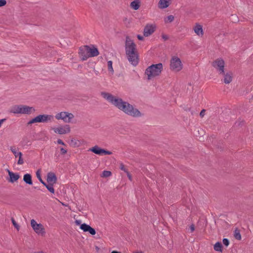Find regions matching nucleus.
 Listing matches in <instances>:
<instances>
[{"mask_svg": "<svg viewBox=\"0 0 253 253\" xmlns=\"http://www.w3.org/2000/svg\"><path fill=\"white\" fill-rule=\"evenodd\" d=\"M136 44L129 37H126V53L129 62L134 66L139 62L138 54L136 50Z\"/></svg>", "mask_w": 253, "mask_h": 253, "instance_id": "2", "label": "nucleus"}, {"mask_svg": "<svg viewBox=\"0 0 253 253\" xmlns=\"http://www.w3.org/2000/svg\"><path fill=\"white\" fill-rule=\"evenodd\" d=\"M99 53L97 48L93 45H84L79 48V54L83 61L86 60L88 58L97 56Z\"/></svg>", "mask_w": 253, "mask_h": 253, "instance_id": "3", "label": "nucleus"}, {"mask_svg": "<svg viewBox=\"0 0 253 253\" xmlns=\"http://www.w3.org/2000/svg\"><path fill=\"white\" fill-rule=\"evenodd\" d=\"M170 69L175 72H178L182 69V64L179 58L173 56L170 60Z\"/></svg>", "mask_w": 253, "mask_h": 253, "instance_id": "7", "label": "nucleus"}, {"mask_svg": "<svg viewBox=\"0 0 253 253\" xmlns=\"http://www.w3.org/2000/svg\"><path fill=\"white\" fill-rule=\"evenodd\" d=\"M53 120V116L50 115H39L32 119L28 123V125H31L35 123H47L51 122Z\"/></svg>", "mask_w": 253, "mask_h": 253, "instance_id": "6", "label": "nucleus"}, {"mask_svg": "<svg viewBox=\"0 0 253 253\" xmlns=\"http://www.w3.org/2000/svg\"><path fill=\"white\" fill-rule=\"evenodd\" d=\"M137 37L139 40L143 41L144 40L143 37H142V36H141L140 35H138Z\"/></svg>", "mask_w": 253, "mask_h": 253, "instance_id": "39", "label": "nucleus"}, {"mask_svg": "<svg viewBox=\"0 0 253 253\" xmlns=\"http://www.w3.org/2000/svg\"><path fill=\"white\" fill-rule=\"evenodd\" d=\"M143 253L142 252H136V253Z\"/></svg>", "mask_w": 253, "mask_h": 253, "instance_id": "44", "label": "nucleus"}, {"mask_svg": "<svg viewBox=\"0 0 253 253\" xmlns=\"http://www.w3.org/2000/svg\"><path fill=\"white\" fill-rule=\"evenodd\" d=\"M24 181L27 184L32 185L33 181L32 179V176L30 174L27 173L24 175L23 176Z\"/></svg>", "mask_w": 253, "mask_h": 253, "instance_id": "22", "label": "nucleus"}, {"mask_svg": "<svg viewBox=\"0 0 253 253\" xmlns=\"http://www.w3.org/2000/svg\"><path fill=\"white\" fill-rule=\"evenodd\" d=\"M57 143L59 144H61V145H65V144L63 142V141L61 139H58Z\"/></svg>", "mask_w": 253, "mask_h": 253, "instance_id": "38", "label": "nucleus"}, {"mask_svg": "<svg viewBox=\"0 0 253 253\" xmlns=\"http://www.w3.org/2000/svg\"><path fill=\"white\" fill-rule=\"evenodd\" d=\"M36 175H37V178L39 179V181L42 184H45V182L44 181L42 180V177H41V174H40V170H38L37 172H36Z\"/></svg>", "mask_w": 253, "mask_h": 253, "instance_id": "28", "label": "nucleus"}, {"mask_svg": "<svg viewBox=\"0 0 253 253\" xmlns=\"http://www.w3.org/2000/svg\"><path fill=\"white\" fill-rule=\"evenodd\" d=\"M108 64V68L109 71L111 72H113V69L112 67V62L111 61H109L107 63Z\"/></svg>", "mask_w": 253, "mask_h": 253, "instance_id": "30", "label": "nucleus"}, {"mask_svg": "<svg viewBox=\"0 0 253 253\" xmlns=\"http://www.w3.org/2000/svg\"><path fill=\"white\" fill-rule=\"evenodd\" d=\"M75 222L78 225L82 224L81 221L80 220H76Z\"/></svg>", "mask_w": 253, "mask_h": 253, "instance_id": "41", "label": "nucleus"}, {"mask_svg": "<svg viewBox=\"0 0 253 253\" xmlns=\"http://www.w3.org/2000/svg\"><path fill=\"white\" fill-rule=\"evenodd\" d=\"M222 242L223 244L226 247H227L229 244V241L228 239L224 238Z\"/></svg>", "mask_w": 253, "mask_h": 253, "instance_id": "31", "label": "nucleus"}, {"mask_svg": "<svg viewBox=\"0 0 253 253\" xmlns=\"http://www.w3.org/2000/svg\"><path fill=\"white\" fill-rule=\"evenodd\" d=\"M111 172L108 170H104L102 173L101 177H107L111 175Z\"/></svg>", "mask_w": 253, "mask_h": 253, "instance_id": "25", "label": "nucleus"}, {"mask_svg": "<svg viewBox=\"0 0 253 253\" xmlns=\"http://www.w3.org/2000/svg\"><path fill=\"white\" fill-rule=\"evenodd\" d=\"M190 230L191 232H193L195 230V226L193 224L190 225Z\"/></svg>", "mask_w": 253, "mask_h": 253, "instance_id": "37", "label": "nucleus"}, {"mask_svg": "<svg viewBox=\"0 0 253 253\" xmlns=\"http://www.w3.org/2000/svg\"><path fill=\"white\" fill-rule=\"evenodd\" d=\"M10 150L14 155L15 157H19V160L18 161L17 164L18 165H23L24 164V160L22 158V153L20 152H17L16 148L14 147H11Z\"/></svg>", "mask_w": 253, "mask_h": 253, "instance_id": "14", "label": "nucleus"}, {"mask_svg": "<svg viewBox=\"0 0 253 253\" xmlns=\"http://www.w3.org/2000/svg\"><path fill=\"white\" fill-rule=\"evenodd\" d=\"M102 96L111 103L113 105L126 114L133 117H139L141 116L140 112L129 103L124 101L122 99L117 98L107 92H101Z\"/></svg>", "mask_w": 253, "mask_h": 253, "instance_id": "1", "label": "nucleus"}, {"mask_svg": "<svg viewBox=\"0 0 253 253\" xmlns=\"http://www.w3.org/2000/svg\"><path fill=\"white\" fill-rule=\"evenodd\" d=\"M213 249L215 251L222 253V245L221 243L219 242L216 243L213 246Z\"/></svg>", "mask_w": 253, "mask_h": 253, "instance_id": "23", "label": "nucleus"}, {"mask_svg": "<svg viewBox=\"0 0 253 253\" xmlns=\"http://www.w3.org/2000/svg\"><path fill=\"white\" fill-rule=\"evenodd\" d=\"M98 247H96V250H98Z\"/></svg>", "mask_w": 253, "mask_h": 253, "instance_id": "47", "label": "nucleus"}, {"mask_svg": "<svg viewBox=\"0 0 253 253\" xmlns=\"http://www.w3.org/2000/svg\"><path fill=\"white\" fill-rule=\"evenodd\" d=\"M174 20V16L172 15H169L168 17H167L165 19V21L166 23L168 22H171Z\"/></svg>", "mask_w": 253, "mask_h": 253, "instance_id": "27", "label": "nucleus"}, {"mask_svg": "<svg viewBox=\"0 0 253 253\" xmlns=\"http://www.w3.org/2000/svg\"><path fill=\"white\" fill-rule=\"evenodd\" d=\"M156 28V27L155 24H147L144 28V36L147 37L151 35L155 31Z\"/></svg>", "mask_w": 253, "mask_h": 253, "instance_id": "12", "label": "nucleus"}, {"mask_svg": "<svg viewBox=\"0 0 253 253\" xmlns=\"http://www.w3.org/2000/svg\"><path fill=\"white\" fill-rule=\"evenodd\" d=\"M7 171L9 176L8 181L11 183H13L16 181L20 177V175L18 173H15L10 171L9 169H7Z\"/></svg>", "mask_w": 253, "mask_h": 253, "instance_id": "16", "label": "nucleus"}, {"mask_svg": "<svg viewBox=\"0 0 253 253\" xmlns=\"http://www.w3.org/2000/svg\"><path fill=\"white\" fill-rule=\"evenodd\" d=\"M120 169L123 171H124L125 172H126L128 170L127 169L125 168V166L123 163H121L120 164Z\"/></svg>", "mask_w": 253, "mask_h": 253, "instance_id": "32", "label": "nucleus"}, {"mask_svg": "<svg viewBox=\"0 0 253 253\" xmlns=\"http://www.w3.org/2000/svg\"><path fill=\"white\" fill-rule=\"evenodd\" d=\"M80 228L84 232H88L92 235H94L96 234L95 230L85 223L81 224Z\"/></svg>", "mask_w": 253, "mask_h": 253, "instance_id": "15", "label": "nucleus"}, {"mask_svg": "<svg viewBox=\"0 0 253 253\" xmlns=\"http://www.w3.org/2000/svg\"><path fill=\"white\" fill-rule=\"evenodd\" d=\"M140 0H134L130 3V6L134 10H137L140 6Z\"/></svg>", "mask_w": 253, "mask_h": 253, "instance_id": "21", "label": "nucleus"}, {"mask_svg": "<svg viewBox=\"0 0 253 253\" xmlns=\"http://www.w3.org/2000/svg\"><path fill=\"white\" fill-rule=\"evenodd\" d=\"M234 236L235 238L237 240H240L241 239V235L240 233V231L239 230L236 229L235 231Z\"/></svg>", "mask_w": 253, "mask_h": 253, "instance_id": "26", "label": "nucleus"}, {"mask_svg": "<svg viewBox=\"0 0 253 253\" xmlns=\"http://www.w3.org/2000/svg\"><path fill=\"white\" fill-rule=\"evenodd\" d=\"M35 111L34 108L32 107L19 105L13 106L10 112L14 114H30Z\"/></svg>", "mask_w": 253, "mask_h": 253, "instance_id": "5", "label": "nucleus"}, {"mask_svg": "<svg viewBox=\"0 0 253 253\" xmlns=\"http://www.w3.org/2000/svg\"><path fill=\"white\" fill-rule=\"evenodd\" d=\"M211 65L217 70L219 75L224 74L225 62L222 58H219L214 60Z\"/></svg>", "mask_w": 253, "mask_h": 253, "instance_id": "8", "label": "nucleus"}, {"mask_svg": "<svg viewBox=\"0 0 253 253\" xmlns=\"http://www.w3.org/2000/svg\"><path fill=\"white\" fill-rule=\"evenodd\" d=\"M74 116L73 114L67 112H61L57 113L55 115V118L57 120H62L65 123H70L71 120L73 119Z\"/></svg>", "mask_w": 253, "mask_h": 253, "instance_id": "9", "label": "nucleus"}, {"mask_svg": "<svg viewBox=\"0 0 253 253\" xmlns=\"http://www.w3.org/2000/svg\"><path fill=\"white\" fill-rule=\"evenodd\" d=\"M11 220L14 227L16 228V229L18 231L20 228L19 225L16 223V222L13 217L11 218Z\"/></svg>", "mask_w": 253, "mask_h": 253, "instance_id": "29", "label": "nucleus"}, {"mask_svg": "<svg viewBox=\"0 0 253 253\" xmlns=\"http://www.w3.org/2000/svg\"><path fill=\"white\" fill-rule=\"evenodd\" d=\"M205 112H206V110H205V109L202 110V111H201V112L200 113V116L201 118H203L205 116Z\"/></svg>", "mask_w": 253, "mask_h": 253, "instance_id": "34", "label": "nucleus"}, {"mask_svg": "<svg viewBox=\"0 0 253 253\" xmlns=\"http://www.w3.org/2000/svg\"><path fill=\"white\" fill-rule=\"evenodd\" d=\"M163 66L162 63L153 64L149 66L145 71V74L148 76L149 80L160 75L163 70Z\"/></svg>", "mask_w": 253, "mask_h": 253, "instance_id": "4", "label": "nucleus"}, {"mask_svg": "<svg viewBox=\"0 0 253 253\" xmlns=\"http://www.w3.org/2000/svg\"><path fill=\"white\" fill-rule=\"evenodd\" d=\"M47 182L48 183L55 184L57 181V177L55 173L52 172H48L47 175Z\"/></svg>", "mask_w": 253, "mask_h": 253, "instance_id": "18", "label": "nucleus"}, {"mask_svg": "<svg viewBox=\"0 0 253 253\" xmlns=\"http://www.w3.org/2000/svg\"><path fill=\"white\" fill-rule=\"evenodd\" d=\"M224 76L223 82L226 84H229L232 81L233 78V73L231 71H228L225 73L224 72V74L222 75Z\"/></svg>", "mask_w": 253, "mask_h": 253, "instance_id": "17", "label": "nucleus"}, {"mask_svg": "<svg viewBox=\"0 0 253 253\" xmlns=\"http://www.w3.org/2000/svg\"><path fill=\"white\" fill-rule=\"evenodd\" d=\"M55 133L59 134H64L69 133L70 132V127L69 125H66L63 126L53 128Z\"/></svg>", "mask_w": 253, "mask_h": 253, "instance_id": "13", "label": "nucleus"}, {"mask_svg": "<svg viewBox=\"0 0 253 253\" xmlns=\"http://www.w3.org/2000/svg\"><path fill=\"white\" fill-rule=\"evenodd\" d=\"M162 38L164 41H167L169 39V37L167 35L163 34L162 35Z\"/></svg>", "mask_w": 253, "mask_h": 253, "instance_id": "35", "label": "nucleus"}, {"mask_svg": "<svg viewBox=\"0 0 253 253\" xmlns=\"http://www.w3.org/2000/svg\"><path fill=\"white\" fill-rule=\"evenodd\" d=\"M31 225L35 232L38 234L43 235L45 233L43 225L41 223H37L35 220L33 219L31 220Z\"/></svg>", "mask_w": 253, "mask_h": 253, "instance_id": "10", "label": "nucleus"}, {"mask_svg": "<svg viewBox=\"0 0 253 253\" xmlns=\"http://www.w3.org/2000/svg\"><path fill=\"white\" fill-rule=\"evenodd\" d=\"M89 151L99 155L112 154V152L111 151L102 149L97 145H95V146L90 148Z\"/></svg>", "mask_w": 253, "mask_h": 253, "instance_id": "11", "label": "nucleus"}, {"mask_svg": "<svg viewBox=\"0 0 253 253\" xmlns=\"http://www.w3.org/2000/svg\"><path fill=\"white\" fill-rule=\"evenodd\" d=\"M193 30L195 33L198 36H203L204 35L202 26L199 24H196L195 27L193 28Z\"/></svg>", "mask_w": 253, "mask_h": 253, "instance_id": "19", "label": "nucleus"}, {"mask_svg": "<svg viewBox=\"0 0 253 253\" xmlns=\"http://www.w3.org/2000/svg\"><path fill=\"white\" fill-rule=\"evenodd\" d=\"M170 0H160L158 5L159 7L161 9H164L168 7L169 5Z\"/></svg>", "mask_w": 253, "mask_h": 253, "instance_id": "20", "label": "nucleus"}, {"mask_svg": "<svg viewBox=\"0 0 253 253\" xmlns=\"http://www.w3.org/2000/svg\"><path fill=\"white\" fill-rule=\"evenodd\" d=\"M46 188L48 189V190L51 192V193H54V189L53 188V184L51 183H46L45 182V184H43Z\"/></svg>", "mask_w": 253, "mask_h": 253, "instance_id": "24", "label": "nucleus"}, {"mask_svg": "<svg viewBox=\"0 0 253 253\" xmlns=\"http://www.w3.org/2000/svg\"><path fill=\"white\" fill-rule=\"evenodd\" d=\"M111 253H120V252L116 251H112Z\"/></svg>", "mask_w": 253, "mask_h": 253, "instance_id": "42", "label": "nucleus"}, {"mask_svg": "<svg viewBox=\"0 0 253 253\" xmlns=\"http://www.w3.org/2000/svg\"><path fill=\"white\" fill-rule=\"evenodd\" d=\"M126 173L127 176L128 177L129 179L131 180V174L129 173V172L128 171Z\"/></svg>", "mask_w": 253, "mask_h": 253, "instance_id": "40", "label": "nucleus"}, {"mask_svg": "<svg viewBox=\"0 0 253 253\" xmlns=\"http://www.w3.org/2000/svg\"><path fill=\"white\" fill-rule=\"evenodd\" d=\"M60 151L61 154L62 155H64L67 153V150L64 149L63 148H61Z\"/></svg>", "mask_w": 253, "mask_h": 253, "instance_id": "36", "label": "nucleus"}, {"mask_svg": "<svg viewBox=\"0 0 253 253\" xmlns=\"http://www.w3.org/2000/svg\"><path fill=\"white\" fill-rule=\"evenodd\" d=\"M34 253H43L42 252H34Z\"/></svg>", "mask_w": 253, "mask_h": 253, "instance_id": "43", "label": "nucleus"}, {"mask_svg": "<svg viewBox=\"0 0 253 253\" xmlns=\"http://www.w3.org/2000/svg\"><path fill=\"white\" fill-rule=\"evenodd\" d=\"M6 4L5 0H0V7L4 6Z\"/></svg>", "mask_w": 253, "mask_h": 253, "instance_id": "33", "label": "nucleus"}, {"mask_svg": "<svg viewBox=\"0 0 253 253\" xmlns=\"http://www.w3.org/2000/svg\"><path fill=\"white\" fill-rule=\"evenodd\" d=\"M62 205L64 206H67L66 205H65V204L62 203Z\"/></svg>", "mask_w": 253, "mask_h": 253, "instance_id": "45", "label": "nucleus"}, {"mask_svg": "<svg viewBox=\"0 0 253 253\" xmlns=\"http://www.w3.org/2000/svg\"><path fill=\"white\" fill-rule=\"evenodd\" d=\"M98 247H96V250H98Z\"/></svg>", "mask_w": 253, "mask_h": 253, "instance_id": "46", "label": "nucleus"}]
</instances>
